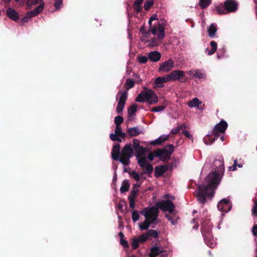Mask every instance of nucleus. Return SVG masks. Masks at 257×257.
<instances>
[{
	"label": "nucleus",
	"instance_id": "obj_1",
	"mask_svg": "<svg viewBox=\"0 0 257 257\" xmlns=\"http://www.w3.org/2000/svg\"><path fill=\"white\" fill-rule=\"evenodd\" d=\"M214 163L215 165H218V168L217 171L209 173L206 177L205 180L207 182V184H196V196L198 201L202 204L206 202L207 197H209L211 198L213 196L214 193V190L217 187L220 180V175L219 172L222 173L224 170L223 161L216 160Z\"/></svg>",
	"mask_w": 257,
	"mask_h": 257
},
{
	"label": "nucleus",
	"instance_id": "obj_2",
	"mask_svg": "<svg viewBox=\"0 0 257 257\" xmlns=\"http://www.w3.org/2000/svg\"><path fill=\"white\" fill-rule=\"evenodd\" d=\"M134 150L131 143L126 144L120 151V145L115 144L112 147L111 152V157L115 161H119L124 165H128L130 163V158L133 156Z\"/></svg>",
	"mask_w": 257,
	"mask_h": 257
},
{
	"label": "nucleus",
	"instance_id": "obj_3",
	"mask_svg": "<svg viewBox=\"0 0 257 257\" xmlns=\"http://www.w3.org/2000/svg\"><path fill=\"white\" fill-rule=\"evenodd\" d=\"M155 15L152 16L149 20V29L146 32L144 33V37L149 38L151 32L154 35L158 33V39L162 40L165 38V27L163 24H160L157 21Z\"/></svg>",
	"mask_w": 257,
	"mask_h": 257
},
{
	"label": "nucleus",
	"instance_id": "obj_4",
	"mask_svg": "<svg viewBox=\"0 0 257 257\" xmlns=\"http://www.w3.org/2000/svg\"><path fill=\"white\" fill-rule=\"evenodd\" d=\"M227 123L224 120H221L220 122L216 124L212 130L211 134L208 135L206 138L204 139L205 143L207 145L209 144V143H207L206 141V140L208 139L209 141L210 142L209 144H212L215 140L218 138L220 133H224L225 130L227 129Z\"/></svg>",
	"mask_w": 257,
	"mask_h": 257
},
{
	"label": "nucleus",
	"instance_id": "obj_5",
	"mask_svg": "<svg viewBox=\"0 0 257 257\" xmlns=\"http://www.w3.org/2000/svg\"><path fill=\"white\" fill-rule=\"evenodd\" d=\"M238 3L234 0H226L223 4L216 6L217 14L220 15L235 12L238 9Z\"/></svg>",
	"mask_w": 257,
	"mask_h": 257
},
{
	"label": "nucleus",
	"instance_id": "obj_6",
	"mask_svg": "<svg viewBox=\"0 0 257 257\" xmlns=\"http://www.w3.org/2000/svg\"><path fill=\"white\" fill-rule=\"evenodd\" d=\"M158 100V97L156 93L153 90L149 89L141 91L136 98V101L139 102L146 101L149 104L156 103Z\"/></svg>",
	"mask_w": 257,
	"mask_h": 257
},
{
	"label": "nucleus",
	"instance_id": "obj_7",
	"mask_svg": "<svg viewBox=\"0 0 257 257\" xmlns=\"http://www.w3.org/2000/svg\"><path fill=\"white\" fill-rule=\"evenodd\" d=\"M140 213L146 219L151 221L152 224L155 225L157 224L156 221L159 216V211L156 206L145 207L141 211Z\"/></svg>",
	"mask_w": 257,
	"mask_h": 257
},
{
	"label": "nucleus",
	"instance_id": "obj_8",
	"mask_svg": "<svg viewBox=\"0 0 257 257\" xmlns=\"http://www.w3.org/2000/svg\"><path fill=\"white\" fill-rule=\"evenodd\" d=\"M174 150L173 145H169L164 149H158L155 151L156 157H159L161 161L168 162Z\"/></svg>",
	"mask_w": 257,
	"mask_h": 257
},
{
	"label": "nucleus",
	"instance_id": "obj_9",
	"mask_svg": "<svg viewBox=\"0 0 257 257\" xmlns=\"http://www.w3.org/2000/svg\"><path fill=\"white\" fill-rule=\"evenodd\" d=\"M201 231L206 244L210 247L213 248V243L210 244L209 243V241L213 238L210 225L205 222H203L201 225Z\"/></svg>",
	"mask_w": 257,
	"mask_h": 257
},
{
	"label": "nucleus",
	"instance_id": "obj_10",
	"mask_svg": "<svg viewBox=\"0 0 257 257\" xmlns=\"http://www.w3.org/2000/svg\"><path fill=\"white\" fill-rule=\"evenodd\" d=\"M167 75L169 81L178 80L181 83H185L187 80L185 72L182 70H173Z\"/></svg>",
	"mask_w": 257,
	"mask_h": 257
},
{
	"label": "nucleus",
	"instance_id": "obj_11",
	"mask_svg": "<svg viewBox=\"0 0 257 257\" xmlns=\"http://www.w3.org/2000/svg\"><path fill=\"white\" fill-rule=\"evenodd\" d=\"M156 206L158 209L165 212L168 211L170 213H173L175 208L174 204L169 200L157 202L156 203Z\"/></svg>",
	"mask_w": 257,
	"mask_h": 257
},
{
	"label": "nucleus",
	"instance_id": "obj_12",
	"mask_svg": "<svg viewBox=\"0 0 257 257\" xmlns=\"http://www.w3.org/2000/svg\"><path fill=\"white\" fill-rule=\"evenodd\" d=\"M138 163L141 168L146 170L141 173V175L147 173L149 177H151V175L153 171V167L147 161L146 158L142 157L138 159Z\"/></svg>",
	"mask_w": 257,
	"mask_h": 257
},
{
	"label": "nucleus",
	"instance_id": "obj_13",
	"mask_svg": "<svg viewBox=\"0 0 257 257\" xmlns=\"http://www.w3.org/2000/svg\"><path fill=\"white\" fill-rule=\"evenodd\" d=\"M133 150L137 153V158L139 159L142 157H145V155L146 152V148L143 147L140 145V141L139 140L135 139L133 141L132 145Z\"/></svg>",
	"mask_w": 257,
	"mask_h": 257
},
{
	"label": "nucleus",
	"instance_id": "obj_14",
	"mask_svg": "<svg viewBox=\"0 0 257 257\" xmlns=\"http://www.w3.org/2000/svg\"><path fill=\"white\" fill-rule=\"evenodd\" d=\"M174 66V61L171 59H169L167 61L164 62L160 64L158 71L160 73H168L171 70Z\"/></svg>",
	"mask_w": 257,
	"mask_h": 257
},
{
	"label": "nucleus",
	"instance_id": "obj_15",
	"mask_svg": "<svg viewBox=\"0 0 257 257\" xmlns=\"http://www.w3.org/2000/svg\"><path fill=\"white\" fill-rule=\"evenodd\" d=\"M217 208L221 212H228L231 208L230 200L227 198L222 199L218 202Z\"/></svg>",
	"mask_w": 257,
	"mask_h": 257
},
{
	"label": "nucleus",
	"instance_id": "obj_16",
	"mask_svg": "<svg viewBox=\"0 0 257 257\" xmlns=\"http://www.w3.org/2000/svg\"><path fill=\"white\" fill-rule=\"evenodd\" d=\"M44 3H41L39 6H38L37 8L31 11L30 12H27L26 14H27V17H29L30 19L32 17L37 16L40 13H41L44 9Z\"/></svg>",
	"mask_w": 257,
	"mask_h": 257
},
{
	"label": "nucleus",
	"instance_id": "obj_17",
	"mask_svg": "<svg viewBox=\"0 0 257 257\" xmlns=\"http://www.w3.org/2000/svg\"><path fill=\"white\" fill-rule=\"evenodd\" d=\"M8 17L14 21H17L19 19V14L15 10L11 8H9L7 10Z\"/></svg>",
	"mask_w": 257,
	"mask_h": 257
},
{
	"label": "nucleus",
	"instance_id": "obj_18",
	"mask_svg": "<svg viewBox=\"0 0 257 257\" xmlns=\"http://www.w3.org/2000/svg\"><path fill=\"white\" fill-rule=\"evenodd\" d=\"M168 170V166L167 165H162L156 166L155 168V176L156 177H159L162 176Z\"/></svg>",
	"mask_w": 257,
	"mask_h": 257
},
{
	"label": "nucleus",
	"instance_id": "obj_19",
	"mask_svg": "<svg viewBox=\"0 0 257 257\" xmlns=\"http://www.w3.org/2000/svg\"><path fill=\"white\" fill-rule=\"evenodd\" d=\"M162 247L159 246H154L150 249V253H149V257H156L162 253L165 252Z\"/></svg>",
	"mask_w": 257,
	"mask_h": 257
},
{
	"label": "nucleus",
	"instance_id": "obj_20",
	"mask_svg": "<svg viewBox=\"0 0 257 257\" xmlns=\"http://www.w3.org/2000/svg\"><path fill=\"white\" fill-rule=\"evenodd\" d=\"M169 80L167 75L163 77H158L156 78L155 80V85L156 87L163 88L164 85L163 84L164 83L168 82Z\"/></svg>",
	"mask_w": 257,
	"mask_h": 257
},
{
	"label": "nucleus",
	"instance_id": "obj_21",
	"mask_svg": "<svg viewBox=\"0 0 257 257\" xmlns=\"http://www.w3.org/2000/svg\"><path fill=\"white\" fill-rule=\"evenodd\" d=\"M148 57L152 62H157L160 60L161 54L158 51H152L149 53Z\"/></svg>",
	"mask_w": 257,
	"mask_h": 257
},
{
	"label": "nucleus",
	"instance_id": "obj_22",
	"mask_svg": "<svg viewBox=\"0 0 257 257\" xmlns=\"http://www.w3.org/2000/svg\"><path fill=\"white\" fill-rule=\"evenodd\" d=\"M127 133L130 137H133L141 134L142 131L138 126H135L127 128Z\"/></svg>",
	"mask_w": 257,
	"mask_h": 257
},
{
	"label": "nucleus",
	"instance_id": "obj_23",
	"mask_svg": "<svg viewBox=\"0 0 257 257\" xmlns=\"http://www.w3.org/2000/svg\"><path fill=\"white\" fill-rule=\"evenodd\" d=\"M210 46L211 47V50H209L208 48H206L205 50V53H207L208 55H213L216 51L217 48V44L214 41H212L210 42Z\"/></svg>",
	"mask_w": 257,
	"mask_h": 257
},
{
	"label": "nucleus",
	"instance_id": "obj_24",
	"mask_svg": "<svg viewBox=\"0 0 257 257\" xmlns=\"http://www.w3.org/2000/svg\"><path fill=\"white\" fill-rule=\"evenodd\" d=\"M217 25L215 24H211V25L208 28V33L209 37L210 38L214 37L217 32Z\"/></svg>",
	"mask_w": 257,
	"mask_h": 257
},
{
	"label": "nucleus",
	"instance_id": "obj_25",
	"mask_svg": "<svg viewBox=\"0 0 257 257\" xmlns=\"http://www.w3.org/2000/svg\"><path fill=\"white\" fill-rule=\"evenodd\" d=\"M169 139V136H161L156 140L152 141L151 142L150 144L152 145H161L163 142H165L166 141L168 140Z\"/></svg>",
	"mask_w": 257,
	"mask_h": 257
},
{
	"label": "nucleus",
	"instance_id": "obj_26",
	"mask_svg": "<svg viewBox=\"0 0 257 257\" xmlns=\"http://www.w3.org/2000/svg\"><path fill=\"white\" fill-rule=\"evenodd\" d=\"M151 224H152L151 221L145 219L143 222L139 223V227L142 231L147 230L149 228Z\"/></svg>",
	"mask_w": 257,
	"mask_h": 257
},
{
	"label": "nucleus",
	"instance_id": "obj_27",
	"mask_svg": "<svg viewBox=\"0 0 257 257\" xmlns=\"http://www.w3.org/2000/svg\"><path fill=\"white\" fill-rule=\"evenodd\" d=\"M202 102L200 101L198 98L195 97L188 102V105L190 107H193L195 106L199 107V105Z\"/></svg>",
	"mask_w": 257,
	"mask_h": 257
},
{
	"label": "nucleus",
	"instance_id": "obj_28",
	"mask_svg": "<svg viewBox=\"0 0 257 257\" xmlns=\"http://www.w3.org/2000/svg\"><path fill=\"white\" fill-rule=\"evenodd\" d=\"M165 216L171 222L172 225L176 224L177 223L178 220L179 219V217L177 216L176 215L171 216L169 214H166Z\"/></svg>",
	"mask_w": 257,
	"mask_h": 257
},
{
	"label": "nucleus",
	"instance_id": "obj_29",
	"mask_svg": "<svg viewBox=\"0 0 257 257\" xmlns=\"http://www.w3.org/2000/svg\"><path fill=\"white\" fill-rule=\"evenodd\" d=\"M167 105L168 104L166 101H164L161 105L153 107L151 109V111L159 112L162 111L167 107Z\"/></svg>",
	"mask_w": 257,
	"mask_h": 257
},
{
	"label": "nucleus",
	"instance_id": "obj_30",
	"mask_svg": "<svg viewBox=\"0 0 257 257\" xmlns=\"http://www.w3.org/2000/svg\"><path fill=\"white\" fill-rule=\"evenodd\" d=\"M130 188V184L127 180H124L121 184V186L120 188V192L121 193H124L127 191Z\"/></svg>",
	"mask_w": 257,
	"mask_h": 257
},
{
	"label": "nucleus",
	"instance_id": "obj_31",
	"mask_svg": "<svg viewBox=\"0 0 257 257\" xmlns=\"http://www.w3.org/2000/svg\"><path fill=\"white\" fill-rule=\"evenodd\" d=\"M239 161L240 162V163H239V164H237V160H235L234 161L233 165L229 167V170L234 171L236 170V167H238L239 168L242 167L244 164L243 161H241V159L239 160Z\"/></svg>",
	"mask_w": 257,
	"mask_h": 257
},
{
	"label": "nucleus",
	"instance_id": "obj_32",
	"mask_svg": "<svg viewBox=\"0 0 257 257\" xmlns=\"http://www.w3.org/2000/svg\"><path fill=\"white\" fill-rule=\"evenodd\" d=\"M127 98V90H124L121 94L120 97L119 99L118 103L125 105V101Z\"/></svg>",
	"mask_w": 257,
	"mask_h": 257
},
{
	"label": "nucleus",
	"instance_id": "obj_33",
	"mask_svg": "<svg viewBox=\"0 0 257 257\" xmlns=\"http://www.w3.org/2000/svg\"><path fill=\"white\" fill-rule=\"evenodd\" d=\"M211 3V0H199V5L201 9L208 7Z\"/></svg>",
	"mask_w": 257,
	"mask_h": 257
},
{
	"label": "nucleus",
	"instance_id": "obj_34",
	"mask_svg": "<svg viewBox=\"0 0 257 257\" xmlns=\"http://www.w3.org/2000/svg\"><path fill=\"white\" fill-rule=\"evenodd\" d=\"M138 105L136 103H135L132 105L127 110L128 114L129 115H135V112L137 110Z\"/></svg>",
	"mask_w": 257,
	"mask_h": 257
},
{
	"label": "nucleus",
	"instance_id": "obj_35",
	"mask_svg": "<svg viewBox=\"0 0 257 257\" xmlns=\"http://www.w3.org/2000/svg\"><path fill=\"white\" fill-rule=\"evenodd\" d=\"M139 192V189L133 188L132 191L131 192L130 195L128 196V199H136Z\"/></svg>",
	"mask_w": 257,
	"mask_h": 257
},
{
	"label": "nucleus",
	"instance_id": "obj_36",
	"mask_svg": "<svg viewBox=\"0 0 257 257\" xmlns=\"http://www.w3.org/2000/svg\"><path fill=\"white\" fill-rule=\"evenodd\" d=\"M147 234L148 235V237L151 236L154 238H157L159 236L158 232L153 229H149L147 232Z\"/></svg>",
	"mask_w": 257,
	"mask_h": 257
},
{
	"label": "nucleus",
	"instance_id": "obj_37",
	"mask_svg": "<svg viewBox=\"0 0 257 257\" xmlns=\"http://www.w3.org/2000/svg\"><path fill=\"white\" fill-rule=\"evenodd\" d=\"M125 84L126 85V89L125 90H128V89L133 88L135 85V81L131 79H127L126 81Z\"/></svg>",
	"mask_w": 257,
	"mask_h": 257
},
{
	"label": "nucleus",
	"instance_id": "obj_38",
	"mask_svg": "<svg viewBox=\"0 0 257 257\" xmlns=\"http://www.w3.org/2000/svg\"><path fill=\"white\" fill-rule=\"evenodd\" d=\"M161 40H159L158 39V36L157 38L154 37L153 38H152L150 40L148 41L150 42V45L152 46H157L160 45Z\"/></svg>",
	"mask_w": 257,
	"mask_h": 257
},
{
	"label": "nucleus",
	"instance_id": "obj_39",
	"mask_svg": "<svg viewBox=\"0 0 257 257\" xmlns=\"http://www.w3.org/2000/svg\"><path fill=\"white\" fill-rule=\"evenodd\" d=\"M149 57L145 56H139L137 57L138 61L141 64H146L148 61Z\"/></svg>",
	"mask_w": 257,
	"mask_h": 257
},
{
	"label": "nucleus",
	"instance_id": "obj_40",
	"mask_svg": "<svg viewBox=\"0 0 257 257\" xmlns=\"http://www.w3.org/2000/svg\"><path fill=\"white\" fill-rule=\"evenodd\" d=\"M110 140L112 141H117L119 143L121 142V139L116 134H110L109 135Z\"/></svg>",
	"mask_w": 257,
	"mask_h": 257
},
{
	"label": "nucleus",
	"instance_id": "obj_41",
	"mask_svg": "<svg viewBox=\"0 0 257 257\" xmlns=\"http://www.w3.org/2000/svg\"><path fill=\"white\" fill-rule=\"evenodd\" d=\"M148 235L147 233H144L139 236L138 238L140 243H144L148 239Z\"/></svg>",
	"mask_w": 257,
	"mask_h": 257
},
{
	"label": "nucleus",
	"instance_id": "obj_42",
	"mask_svg": "<svg viewBox=\"0 0 257 257\" xmlns=\"http://www.w3.org/2000/svg\"><path fill=\"white\" fill-rule=\"evenodd\" d=\"M140 217V215L137 210L133 211L132 214V218L134 222L139 220Z\"/></svg>",
	"mask_w": 257,
	"mask_h": 257
},
{
	"label": "nucleus",
	"instance_id": "obj_43",
	"mask_svg": "<svg viewBox=\"0 0 257 257\" xmlns=\"http://www.w3.org/2000/svg\"><path fill=\"white\" fill-rule=\"evenodd\" d=\"M123 118L121 116H116L114 118V122L116 124V125H120V124L123 122Z\"/></svg>",
	"mask_w": 257,
	"mask_h": 257
},
{
	"label": "nucleus",
	"instance_id": "obj_44",
	"mask_svg": "<svg viewBox=\"0 0 257 257\" xmlns=\"http://www.w3.org/2000/svg\"><path fill=\"white\" fill-rule=\"evenodd\" d=\"M139 240L138 238H135L133 239L132 242V248L134 249H136L139 246Z\"/></svg>",
	"mask_w": 257,
	"mask_h": 257
},
{
	"label": "nucleus",
	"instance_id": "obj_45",
	"mask_svg": "<svg viewBox=\"0 0 257 257\" xmlns=\"http://www.w3.org/2000/svg\"><path fill=\"white\" fill-rule=\"evenodd\" d=\"M154 2L153 0L146 1L144 4V9L146 10H148L150 7L153 5Z\"/></svg>",
	"mask_w": 257,
	"mask_h": 257
},
{
	"label": "nucleus",
	"instance_id": "obj_46",
	"mask_svg": "<svg viewBox=\"0 0 257 257\" xmlns=\"http://www.w3.org/2000/svg\"><path fill=\"white\" fill-rule=\"evenodd\" d=\"M251 211L252 214L257 217V200L254 201V204Z\"/></svg>",
	"mask_w": 257,
	"mask_h": 257
},
{
	"label": "nucleus",
	"instance_id": "obj_47",
	"mask_svg": "<svg viewBox=\"0 0 257 257\" xmlns=\"http://www.w3.org/2000/svg\"><path fill=\"white\" fill-rule=\"evenodd\" d=\"M130 175L137 181H139L140 180V175L135 171H133L130 173Z\"/></svg>",
	"mask_w": 257,
	"mask_h": 257
},
{
	"label": "nucleus",
	"instance_id": "obj_48",
	"mask_svg": "<svg viewBox=\"0 0 257 257\" xmlns=\"http://www.w3.org/2000/svg\"><path fill=\"white\" fill-rule=\"evenodd\" d=\"M124 106V105L118 103L117 105L116 106L117 113L118 114L121 113L123 109Z\"/></svg>",
	"mask_w": 257,
	"mask_h": 257
},
{
	"label": "nucleus",
	"instance_id": "obj_49",
	"mask_svg": "<svg viewBox=\"0 0 257 257\" xmlns=\"http://www.w3.org/2000/svg\"><path fill=\"white\" fill-rule=\"evenodd\" d=\"M182 128V126L181 125H179L176 128H174L171 130V134L173 135L177 134L180 132L181 129Z\"/></svg>",
	"mask_w": 257,
	"mask_h": 257
},
{
	"label": "nucleus",
	"instance_id": "obj_50",
	"mask_svg": "<svg viewBox=\"0 0 257 257\" xmlns=\"http://www.w3.org/2000/svg\"><path fill=\"white\" fill-rule=\"evenodd\" d=\"M194 76L199 78H202L203 77V74L202 73L200 70H195L194 71Z\"/></svg>",
	"mask_w": 257,
	"mask_h": 257
},
{
	"label": "nucleus",
	"instance_id": "obj_51",
	"mask_svg": "<svg viewBox=\"0 0 257 257\" xmlns=\"http://www.w3.org/2000/svg\"><path fill=\"white\" fill-rule=\"evenodd\" d=\"M182 134L184 135V136L190 140H193V136L190 134L189 132L188 131L184 130L182 132Z\"/></svg>",
	"mask_w": 257,
	"mask_h": 257
},
{
	"label": "nucleus",
	"instance_id": "obj_52",
	"mask_svg": "<svg viewBox=\"0 0 257 257\" xmlns=\"http://www.w3.org/2000/svg\"><path fill=\"white\" fill-rule=\"evenodd\" d=\"M62 4V0H55L54 6L56 9H59Z\"/></svg>",
	"mask_w": 257,
	"mask_h": 257
},
{
	"label": "nucleus",
	"instance_id": "obj_53",
	"mask_svg": "<svg viewBox=\"0 0 257 257\" xmlns=\"http://www.w3.org/2000/svg\"><path fill=\"white\" fill-rule=\"evenodd\" d=\"M120 243L123 247L126 248L128 247L127 241L126 240L123 239V238L120 239Z\"/></svg>",
	"mask_w": 257,
	"mask_h": 257
},
{
	"label": "nucleus",
	"instance_id": "obj_54",
	"mask_svg": "<svg viewBox=\"0 0 257 257\" xmlns=\"http://www.w3.org/2000/svg\"><path fill=\"white\" fill-rule=\"evenodd\" d=\"M114 132L115 134L118 135H119L122 132V129L120 125H116Z\"/></svg>",
	"mask_w": 257,
	"mask_h": 257
},
{
	"label": "nucleus",
	"instance_id": "obj_55",
	"mask_svg": "<svg viewBox=\"0 0 257 257\" xmlns=\"http://www.w3.org/2000/svg\"><path fill=\"white\" fill-rule=\"evenodd\" d=\"M130 208L134 209L135 207V199H128Z\"/></svg>",
	"mask_w": 257,
	"mask_h": 257
},
{
	"label": "nucleus",
	"instance_id": "obj_56",
	"mask_svg": "<svg viewBox=\"0 0 257 257\" xmlns=\"http://www.w3.org/2000/svg\"><path fill=\"white\" fill-rule=\"evenodd\" d=\"M155 157H156L155 151L151 152L148 154V159L151 161H152L154 159Z\"/></svg>",
	"mask_w": 257,
	"mask_h": 257
},
{
	"label": "nucleus",
	"instance_id": "obj_57",
	"mask_svg": "<svg viewBox=\"0 0 257 257\" xmlns=\"http://www.w3.org/2000/svg\"><path fill=\"white\" fill-rule=\"evenodd\" d=\"M29 19L30 18L29 17H27V14H26L25 16L21 19V25H23L24 24L27 23Z\"/></svg>",
	"mask_w": 257,
	"mask_h": 257
},
{
	"label": "nucleus",
	"instance_id": "obj_58",
	"mask_svg": "<svg viewBox=\"0 0 257 257\" xmlns=\"http://www.w3.org/2000/svg\"><path fill=\"white\" fill-rule=\"evenodd\" d=\"M133 8L134 10L136 11L138 13L140 12L142 10V7L141 6H138L135 5H134Z\"/></svg>",
	"mask_w": 257,
	"mask_h": 257
},
{
	"label": "nucleus",
	"instance_id": "obj_59",
	"mask_svg": "<svg viewBox=\"0 0 257 257\" xmlns=\"http://www.w3.org/2000/svg\"><path fill=\"white\" fill-rule=\"evenodd\" d=\"M252 234L254 236H257V225H254L252 228Z\"/></svg>",
	"mask_w": 257,
	"mask_h": 257
},
{
	"label": "nucleus",
	"instance_id": "obj_60",
	"mask_svg": "<svg viewBox=\"0 0 257 257\" xmlns=\"http://www.w3.org/2000/svg\"><path fill=\"white\" fill-rule=\"evenodd\" d=\"M144 0H136L134 5H138V6H142V4L143 3Z\"/></svg>",
	"mask_w": 257,
	"mask_h": 257
},
{
	"label": "nucleus",
	"instance_id": "obj_61",
	"mask_svg": "<svg viewBox=\"0 0 257 257\" xmlns=\"http://www.w3.org/2000/svg\"><path fill=\"white\" fill-rule=\"evenodd\" d=\"M39 0H32L31 1H29L28 2V5L31 4L32 5H36L39 3Z\"/></svg>",
	"mask_w": 257,
	"mask_h": 257
},
{
	"label": "nucleus",
	"instance_id": "obj_62",
	"mask_svg": "<svg viewBox=\"0 0 257 257\" xmlns=\"http://www.w3.org/2000/svg\"><path fill=\"white\" fill-rule=\"evenodd\" d=\"M147 31L146 30V28L144 26H142L141 28H140V32H141V33L142 34H144V33L146 32Z\"/></svg>",
	"mask_w": 257,
	"mask_h": 257
},
{
	"label": "nucleus",
	"instance_id": "obj_63",
	"mask_svg": "<svg viewBox=\"0 0 257 257\" xmlns=\"http://www.w3.org/2000/svg\"><path fill=\"white\" fill-rule=\"evenodd\" d=\"M118 137L122 139H124L126 137V134L124 133L121 132L119 135Z\"/></svg>",
	"mask_w": 257,
	"mask_h": 257
},
{
	"label": "nucleus",
	"instance_id": "obj_64",
	"mask_svg": "<svg viewBox=\"0 0 257 257\" xmlns=\"http://www.w3.org/2000/svg\"><path fill=\"white\" fill-rule=\"evenodd\" d=\"M146 39L147 38L146 37H144V35H143V36L142 37H140V40L142 42L146 41Z\"/></svg>",
	"mask_w": 257,
	"mask_h": 257
}]
</instances>
